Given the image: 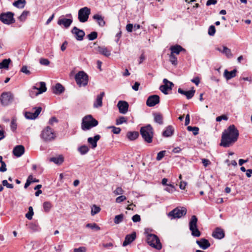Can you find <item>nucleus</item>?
<instances>
[{
	"instance_id": "nucleus-1",
	"label": "nucleus",
	"mask_w": 252,
	"mask_h": 252,
	"mask_svg": "<svg viewBox=\"0 0 252 252\" xmlns=\"http://www.w3.org/2000/svg\"><path fill=\"white\" fill-rule=\"evenodd\" d=\"M239 133L233 125H230L222 132L220 145L224 148L232 146L238 140Z\"/></svg>"
},
{
	"instance_id": "nucleus-2",
	"label": "nucleus",
	"mask_w": 252,
	"mask_h": 252,
	"mask_svg": "<svg viewBox=\"0 0 252 252\" xmlns=\"http://www.w3.org/2000/svg\"><path fill=\"white\" fill-rule=\"evenodd\" d=\"M148 229H145L144 234L146 237V242L152 247L160 250L162 248V245L158 237L155 234L149 233Z\"/></svg>"
},
{
	"instance_id": "nucleus-3",
	"label": "nucleus",
	"mask_w": 252,
	"mask_h": 252,
	"mask_svg": "<svg viewBox=\"0 0 252 252\" xmlns=\"http://www.w3.org/2000/svg\"><path fill=\"white\" fill-rule=\"evenodd\" d=\"M98 123L91 115H88L82 119L81 128L85 131L89 130L93 127L97 126Z\"/></svg>"
},
{
	"instance_id": "nucleus-4",
	"label": "nucleus",
	"mask_w": 252,
	"mask_h": 252,
	"mask_svg": "<svg viewBox=\"0 0 252 252\" xmlns=\"http://www.w3.org/2000/svg\"><path fill=\"white\" fill-rule=\"evenodd\" d=\"M140 133L144 140L148 143H152L153 137V129L151 125L142 127Z\"/></svg>"
},
{
	"instance_id": "nucleus-5",
	"label": "nucleus",
	"mask_w": 252,
	"mask_h": 252,
	"mask_svg": "<svg viewBox=\"0 0 252 252\" xmlns=\"http://www.w3.org/2000/svg\"><path fill=\"white\" fill-rule=\"evenodd\" d=\"M198 219L196 216L193 215L189 221V229L191 232L192 236L198 237L201 235V232L197 228Z\"/></svg>"
},
{
	"instance_id": "nucleus-6",
	"label": "nucleus",
	"mask_w": 252,
	"mask_h": 252,
	"mask_svg": "<svg viewBox=\"0 0 252 252\" xmlns=\"http://www.w3.org/2000/svg\"><path fill=\"white\" fill-rule=\"evenodd\" d=\"M40 137L45 142H49L54 140L56 134L52 128L49 126H46L41 131Z\"/></svg>"
},
{
	"instance_id": "nucleus-7",
	"label": "nucleus",
	"mask_w": 252,
	"mask_h": 252,
	"mask_svg": "<svg viewBox=\"0 0 252 252\" xmlns=\"http://www.w3.org/2000/svg\"><path fill=\"white\" fill-rule=\"evenodd\" d=\"M75 80L79 87L86 86L88 83V76L83 71H80L75 75Z\"/></svg>"
},
{
	"instance_id": "nucleus-8",
	"label": "nucleus",
	"mask_w": 252,
	"mask_h": 252,
	"mask_svg": "<svg viewBox=\"0 0 252 252\" xmlns=\"http://www.w3.org/2000/svg\"><path fill=\"white\" fill-rule=\"evenodd\" d=\"M187 213V209L184 207L179 208L177 207L170 211L168 214V216L171 220L181 218L182 216H185Z\"/></svg>"
},
{
	"instance_id": "nucleus-9",
	"label": "nucleus",
	"mask_w": 252,
	"mask_h": 252,
	"mask_svg": "<svg viewBox=\"0 0 252 252\" xmlns=\"http://www.w3.org/2000/svg\"><path fill=\"white\" fill-rule=\"evenodd\" d=\"M91 14V9L88 7H84L78 11V20L80 22L84 23L88 21Z\"/></svg>"
},
{
	"instance_id": "nucleus-10",
	"label": "nucleus",
	"mask_w": 252,
	"mask_h": 252,
	"mask_svg": "<svg viewBox=\"0 0 252 252\" xmlns=\"http://www.w3.org/2000/svg\"><path fill=\"white\" fill-rule=\"evenodd\" d=\"M40 87L37 88L35 86H33L32 88V90L30 93V95L32 97H34L37 95L42 94L44 92H45L47 90V88L46 87V84L44 82H40L39 83Z\"/></svg>"
},
{
	"instance_id": "nucleus-11",
	"label": "nucleus",
	"mask_w": 252,
	"mask_h": 252,
	"mask_svg": "<svg viewBox=\"0 0 252 252\" xmlns=\"http://www.w3.org/2000/svg\"><path fill=\"white\" fill-rule=\"evenodd\" d=\"M14 99V95L10 92H4L0 97V100L2 105L7 106L12 103Z\"/></svg>"
},
{
	"instance_id": "nucleus-12",
	"label": "nucleus",
	"mask_w": 252,
	"mask_h": 252,
	"mask_svg": "<svg viewBox=\"0 0 252 252\" xmlns=\"http://www.w3.org/2000/svg\"><path fill=\"white\" fill-rule=\"evenodd\" d=\"M13 13L11 12L1 13L0 15V20L4 24L9 25L15 22Z\"/></svg>"
},
{
	"instance_id": "nucleus-13",
	"label": "nucleus",
	"mask_w": 252,
	"mask_h": 252,
	"mask_svg": "<svg viewBox=\"0 0 252 252\" xmlns=\"http://www.w3.org/2000/svg\"><path fill=\"white\" fill-rule=\"evenodd\" d=\"M42 110L41 107H33L31 112H25V117L27 119L33 120L37 118Z\"/></svg>"
},
{
	"instance_id": "nucleus-14",
	"label": "nucleus",
	"mask_w": 252,
	"mask_h": 252,
	"mask_svg": "<svg viewBox=\"0 0 252 252\" xmlns=\"http://www.w3.org/2000/svg\"><path fill=\"white\" fill-rule=\"evenodd\" d=\"M164 85L160 86L159 90L164 94H168L169 90H172V86H173V83L169 81L166 79H164L163 80Z\"/></svg>"
},
{
	"instance_id": "nucleus-15",
	"label": "nucleus",
	"mask_w": 252,
	"mask_h": 252,
	"mask_svg": "<svg viewBox=\"0 0 252 252\" xmlns=\"http://www.w3.org/2000/svg\"><path fill=\"white\" fill-rule=\"evenodd\" d=\"M159 102V97L158 95L150 96L146 101V104L149 107H153Z\"/></svg>"
},
{
	"instance_id": "nucleus-16",
	"label": "nucleus",
	"mask_w": 252,
	"mask_h": 252,
	"mask_svg": "<svg viewBox=\"0 0 252 252\" xmlns=\"http://www.w3.org/2000/svg\"><path fill=\"white\" fill-rule=\"evenodd\" d=\"M129 105L125 101L120 100L117 104V107L119 108V112L121 114H125L128 111Z\"/></svg>"
},
{
	"instance_id": "nucleus-17",
	"label": "nucleus",
	"mask_w": 252,
	"mask_h": 252,
	"mask_svg": "<svg viewBox=\"0 0 252 252\" xmlns=\"http://www.w3.org/2000/svg\"><path fill=\"white\" fill-rule=\"evenodd\" d=\"M71 32L75 35L76 39L79 41L82 40L85 34L83 30H80L76 27L73 28Z\"/></svg>"
},
{
	"instance_id": "nucleus-18",
	"label": "nucleus",
	"mask_w": 252,
	"mask_h": 252,
	"mask_svg": "<svg viewBox=\"0 0 252 252\" xmlns=\"http://www.w3.org/2000/svg\"><path fill=\"white\" fill-rule=\"evenodd\" d=\"M136 233L133 232L131 234L126 235L125 241L123 242V246L126 247L127 245L131 244L136 239Z\"/></svg>"
},
{
	"instance_id": "nucleus-19",
	"label": "nucleus",
	"mask_w": 252,
	"mask_h": 252,
	"mask_svg": "<svg viewBox=\"0 0 252 252\" xmlns=\"http://www.w3.org/2000/svg\"><path fill=\"white\" fill-rule=\"evenodd\" d=\"M196 243L203 250H206L211 246L208 240L205 238H201L199 240H197Z\"/></svg>"
},
{
	"instance_id": "nucleus-20",
	"label": "nucleus",
	"mask_w": 252,
	"mask_h": 252,
	"mask_svg": "<svg viewBox=\"0 0 252 252\" xmlns=\"http://www.w3.org/2000/svg\"><path fill=\"white\" fill-rule=\"evenodd\" d=\"M178 92L183 95H185L187 99H189L193 96L195 91L192 89L191 90L186 91L181 88H179L178 89Z\"/></svg>"
},
{
	"instance_id": "nucleus-21",
	"label": "nucleus",
	"mask_w": 252,
	"mask_h": 252,
	"mask_svg": "<svg viewBox=\"0 0 252 252\" xmlns=\"http://www.w3.org/2000/svg\"><path fill=\"white\" fill-rule=\"evenodd\" d=\"M100 136L98 134L95 135L94 137H89L88 142L91 145L92 149H94L97 146V142L100 139Z\"/></svg>"
},
{
	"instance_id": "nucleus-22",
	"label": "nucleus",
	"mask_w": 252,
	"mask_h": 252,
	"mask_svg": "<svg viewBox=\"0 0 252 252\" xmlns=\"http://www.w3.org/2000/svg\"><path fill=\"white\" fill-rule=\"evenodd\" d=\"M105 95L104 92H101L99 94L97 95L96 98L94 103V108L100 107L102 105V98Z\"/></svg>"
},
{
	"instance_id": "nucleus-23",
	"label": "nucleus",
	"mask_w": 252,
	"mask_h": 252,
	"mask_svg": "<svg viewBox=\"0 0 252 252\" xmlns=\"http://www.w3.org/2000/svg\"><path fill=\"white\" fill-rule=\"evenodd\" d=\"M212 236L215 238L221 239L224 237V232L222 229L218 227L213 231Z\"/></svg>"
},
{
	"instance_id": "nucleus-24",
	"label": "nucleus",
	"mask_w": 252,
	"mask_h": 252,
	"mask_svg": "<svg viewBox=\"0 0 252 252\" xmlns=\"http://www.w3.org/2000/svg\"><path fill=\"white\" fill-rule=\"evenodd\" d=\"M25 152V148L22 145L16 146L13 150V154L17 157H21Z\"/></svg>"
},
{
	"instance_id": "nucleus-25",
	"label": "nucleus",
	"mask_w": 252,
	"mask_h": 252,
	"mask_svg": "<svg viewBox=\"0 0 252 252\" xmlns=\"http://www.w3.org/2000/svg\"><path fill=\"white\" fill-rule=\"evenodd\" d=\"M72 20L71 19L61 18L58 20V24L60 26L63 25L64 28H68L72 23Z\"/></svg>"
},
{
	"instance_id": "nucleus-26",
	"label": "nucleus",
	"mask_w": 252,
	"mask_h": 252,
	"mask_svg": "<svg viewBox=\"0 0 252 252\" xmlns=\"http://www.w3.org/2000/svg\"><path fill=\"white\" fill-rule=\"evenodd\" d=\"M170 50H171V53L174 55H178L182 51H185V49L183 48L181 46L179 45H175L170 47Z\"/></svg>"
},
{
	"instance_id": "nucleus-27",
	"label": "nucleus",
	"mask_w": 252,
	"mask_h": 252,
	"mask_svg": "<svg viewBox=\"0 0 252 252\" xmlns=\"http://www.w3.org/2000/svg\"><path fill=\"white\" fill-rule=\"evenodd\" d=\"M93 18L97 22V24L100 27H103L106 24V23L104 20V17L99 14H96L94 15L93 17Z\"/></svg>"
},
{
	"instance_id": "nucleus-28",
	"label": "nucleus",
	"mask_w": 252,
	"mask_h": 252,
	"mask_svg": "<svg viewBox=\"0 0 252 252\" xmlns=\"http://www.w3.org/2000/svg\"><path fill=\"white\" fill-rule=\"evenodd\" d=\"M237 72V71L236 69H234L231 71H229L227 69H225L224 71L223 75L225 79L227 80H228L235 77Z\"/></svg>"
},
{
	"instance_id": "nucleus-29",
	"label": "nucleus",
	"mask_w": 252,
	"mask_h": 252,
	"mask_svg": "<svg viewBox=\"0 0 252 252\" xmlns=\"http://www.w3.org/2000/svg\"><path fill=\"white\" fill-rule=\"evenodd\" d=\"M64 91V88L60 83H57L53 88V92L56 94H59Z\"/></svg>"
},
{
	"instance_id": "nucleus-30",
	"label": "nucleus",
	"mask_w": 252,
	"mask_h": 252,
	"mask_svg": "<svg viewBox=\"0 0 252 252\" xmlns=\"http://www.w3.org/2000/svg\"><path fill=\"white\" fill-rule=\"evenodd\" d=\"M217 50L220 52L224 54L228 58H230L232 57V54L230 49L226 46H223L222 50H221L220 48H217Z\"/></svg>"
},
{
	"instance_id": "nucleus-31",
	"label": "nucleus",
	"mask_w": 252,
	"mask_h": 252,
	"mask_svg": "<svg viewBox=\"0 0 252 252\" xmlns=\"http://www.w3.org/2000/svg\"><path fill=\"white\" fill-rule=\"evenodd\" d=\"M174 129L171 126L166 127L165 130L163 131L162 135L164 137H169L173 135Z\"/></svg>"
},
{
	"instance_id": "nucleus-32",
	"label": "nucleus",
	"mask_w": 252,
	"mask_h": 252,
	"mask_svg": "<svg viewBox=\"0 0 252 252\" xmlns=\"http://www.w3.org/2000/svg\"><path fill=\"white\" fill-rule=\"evenodd\" d=\"M97 51L106 57H109L111 55V51L105 47H98Z\"/></svg>"
},
{
	"instance_id": "nucleus-33",
	"label": "nucleus",
	"mask_w": 252,
	"mask_h": 252,
	"mask_svg": "<svg viewBox=\"0 0 252 252\" xmlns=\"http://www.w3.org/2000/svg\"><path fill=\"white\" fill-rule=\"evenodd\" d=\"M154 121L156 123L159 125L163 124V116L159 113H155L153 114Z\"/></svg>"
},
{
	"instance_id": "nucleus-34",
	"label": "nucleus",
	"mask_w": 252,
	"mask_h": 252,
	"mask_svg": "<svg viewBox=\"0 0 252 252\" xmlns=\"http://www.w3.org/2000/svg\"><path fill=\"white\" fill-rule=\"evenodd\" d=\"M10 62L11 60L10 59L3 60L0 63V69H7Z\"/></svg>"
},
{
	"instance_id": "nucleus-35",
	"label": "nucleus",
	"mask_w": 252,
	"mask_h": 252,
	"mask_svg": "<svg viewBox=\"0 0 252 252\" xmlns=\"http://www.w3.org/2000/svg\"><path fill=\"white\" fill-rule=\"evenodd\" d=\"M139 136V133L136 131L128 132L126 134L127 137L130 140L136 139Z\"/></svg>"
},
{
	"instance_id": "nucleus-36",
	"label": "nucleus",
	"mask_w": 252,
	"mask_h": 252,
	"mask_svg": "<svg viewBox=\"0 0 252 252\" xmlns=\"http://www.w3.org/2000/svg\"><path fill=\"white\" fill-rule=\"evenodd\" d=\"M50 161L57 164H61L63 161V158L62 156L59 157H53L50 159Z\"/></svg>"
},
{
	"instance_id": "nucleus-37",
	"label": "nucleus",
	"mask_w": 252,
	"mask_h": 252,
	"mask_svg": "<svg viewBox=\"0 0 252 252\" xmlns=\"http://www.w3.org/2000/svg\"><path fill=\"white\" fill-rule=\"evenodd\" d=\"M25 0H18L17 1H14L13 4L14 6L16 7L22 8L25 6Z\"/></svg>"
},
{
	"instance_id": "nucleus-38",
	"label": "nucleus",
	"mask_w": 252,
	"mask_h": 252,
	"mask_svg": "<svg viewBox=\"0 0 252 252\" xmlns=\"http://www.w3.org/2000/svg\"><path fill=\"white\" fill-rule=\"evenodd\" d=\"M78 150L81 155H85L88 152L89 148L86 145H82L78 148Z\"/></svg>"
},
{
	"instance_id": "nucleus-39",
	"label": "nucleus",
	"mask_w": 252,
	"mask_h": 252,
	"mask_svg": "<svg viewBox=\"0 0 252 252\" xmlns=\"http://www.w3.org/2000/svg\"><path fill=\"white\" fill-rule=\"evenodd\" d=\"M86 227L96 231L100 229V227L95 223H88L86 224Z\"/></svg>"
},
{
	"instance_id": "nucleus-40",
	"label": "nucleus",
	"mask_w": 252,
	"mask_h": 252,
	"mask_svg": "<svg viewBox=\"0 0 252 252\" xmlns=\"http://www.w3.org/2000/svg\"><path fill=\"white\" fill-rule=\"evenodd\" d=\"M187 129L189 131H192L193 134L194 135H196L198 134L199 128L198 127L188 126L187 127Z\"/></svg>"
},
{
	"instance_id": "nucleus-41",
	"label": "nucleus",
	"mask_w": 252,
	"mask_h": 252,
	"mask_svg": "<svg viewBox=\"0 0 252 252\" xmlns=\"http://www.w3.org/2000/svg\"><path fill=\"white\" fill-rule=\"evenodd\" d=\"M169 61L171 62V63L174 65H177L178 64L177 58L173 54H170L169 55Z\"/></svg>"
},
{
	"instance_id": "nucleus-42",
	"label": "nucleus",
	"mask_w": 252,
	"mask_h": 252,
	"mask_svg": "<svg viewBox=\"0 0 252 252\" xmlns=\"http://www.w3.org/2000/svg\"><path fill=\"white\" fill-rule=\"evenodd\" d=\"M127 119L126 118L121 116L119 118L117 119L116 121V124L117 125H120L123 123H126Z\"/></svg>"
},
{
	"instance_id": "nucleus-43",
	"label": "nucleus",
	"mask_w": 252,
	"mask_h": 252,
	"mask_svg": "<svg viewBox=\"0 0 252 252\" xmlns=\"http://www.w3.org/2000/svg\"><path fill=\"white\" fill-rule=\"evenodd\" d=\"M124 219V215L121 214L119 215H117L114 218V222L116 224H119Z\"/></svg>"
},
{
	"instance_id": "nucleus-44",
	"label": "nucleus",
	"mask_w": 252,
	"mask_h": 252,
	"mask_svg": "<svg viewBox=\"0 0 252 252\" xmlns=\"http://www.w3.org/2000/svg\"><path fill=\"white\" fill-rule=\"evenodd\" d=\"M33 209L32 206L29 207V212L26 214V217L29 220H31L33 215Z\"/></svg>"
},
{
	"instance_id": "nucleus-45",
	"label": "nucleus",
	"mask_w": 252,
	"mask_h": 252,
	"mask_svg": "<svg viewBox=\"0 0 252 252\" xmlns=\"http://www.w3.org/2000/svg\"><path fill=\"white\" fill-rule=\"evenodd\" d=\"M100 211V208L99 207H98L95 205H94L93 208H92L91 215L92 216H94V215L98 213Z\"/></svg>"
},
{
	"instance_id": "nucleus-46",
	"label": "nucleus",
	"mask_w": 252,
	"mask_h": 252,
	"mask_svg": "<svg viewBox=\"0 0 252 252\" xmlns=\"http://www.w3.org/2000/svg\"><path fill=\"white\" fill-rule=\"evenodd\" d=\"M43 207L45 212H48L50 211L52 207V204L50 202H45L43 203Z\"/></svg>"
},
{
	"instance_id": "nucleus-47",
	"label": "nucleus",
	"mask_w": 252,
	"mask_h": 252,
	"mask_svg": "<svg viewBox=\"0 0 252 252\" xmlns=\"http://www.w3.org/2000/svg\"><path fill=\"white\" fill-rule=\"evenodd\" d=\"M10 127L12 131H14L17 128L16 119L15 117L12 118L10 124Z\"/></svg>"
},
{
	"instance_id": "nucleus-48",
	"label": "nucleus",
	"mask_w": 252,
	"mask_h": 252,
	"mask_svg": "<svg viewBox=\"0 0 252 252\" xmlns=\"http://www.w3.org/2000/svg\"><path fill=\"white\" fill-rule=\"evenodd\" d=\"M108 129H112V131L114 134H119L121 131V129L120 127H117L114 126H110L107 127Z\"/></svg>"
},
{
	"instance_id": "nucleus-49",
	"label": "nucleus",
	"mask_w": 252,
	"mask_h": 252,
	"mask_svg": "<svg viewBox=\"0 0 252 252\" xmlns=\"http://www.w3.org/2000/svg\"><path fill=\"white\" fill-rule=\"evenodd\" d=\"M87 37L90 40H93L97 38V33L96 32H93L89 34Z\"/></svg>"
},
{
	"instance_id": "nucleus-50",
	"label": "nucleus",
	"mask_w": 252,
	"mask_h": 252,
	"mask_svg": "<svg viewBox=\"0 0 252 252\" xmlns=\"http://www.w3.org/2000/svg\"><path fill=\"white\" fill-rule=\"evenodd\" d=\"M165 153H166L165 151H161L159 152L157 155L156 159L158 161L160 160L164 157Z\"/></svg>"
},
{
	"instance_id": "nucleus-51",
	"label": "nucleus",
	"mask_w": 252,
	"mask_h": 252,
	"mask_svg": "<svg viewBox=\"0 0 252 252\" xmlns=\"http://www.w3.org/2000/svg\"><path fill=\"white\" fill-rule=\"evenodd\" d=\"M216 32V29L214 26L211 25L208 29V34L211 36H213Z\"/></svg>"
},
{
	"instance_id": "nucleus-52",
	"label": "nucleus",
	"mask_w": 252,
	"mask_h": 252,
	"mask_svg": "<svg viewBox=\"0 0 252 252\" xmlns=\"http://www.w3.org/2000/svg\"><path fill=\"white\" fill-rule=\"evenodd\" d=\"M29 227L30 229L32 230L33 231H37L38 229V226L35 223H31L29 224Z\"/></svg>"
},
{
	"instance_id": "nucleus-53",
	"label": "nucleus",
	"mask_w": 252,
	"mask_h": 252,
	"mask_svg": "<svg viewBox=\"0 0 252 252\" xmlns=\"http://www.w3.org/2000/svg\"><path fill=\"white\" fill-rule=\"evenodd\" d=\"M29 14V11H24L19 17V19L21 21H24Z\"/></svg>"
},
{
	"instance_id": "nucleus-54",
	"label": "nucleus",
	"mask_w": 252,
	"mask_h": 252,
	"mask_svg": "<svg viewBox=\"0 0 252 252\" xmlns=\"http://www.w3.org/2000/svg\"><path fill=\"white\" fill-rule=\"evenodd\" d=\"M114 193L116 195H121L124 193V190L121 187H118L114 191Z\"/></svg>"
},
{
	"instance_id": "nucleus-55",
	"label": "nucleus",
	"mask_w": 252,
	"mask_h": 252,
	"mask_svg": "<svg viewBox=\"0 0 252 252\" xmlns=\"http://www.w3.org/2000/svg\"><path fill=\"white\" fill-rule=\"evenodd\" d=\"M32 176L31 175L28 177L26 183L25 184L24 188L25 189L27 188L32 183Z\"/></svg>"
},
{
	"instance_id": "nucleus-56",
	"label": "nucleus",
	"mask_w": 252,
	"mask_h": 252,
	"mask_svg": "<svg viewBox=\"0 0 252 252\" xmlns=\"http://www.w3.org/2000/svg\"><path fill=\"white\" fill-rule=\"evenodd\" d=\"M126 198L124 195L120 196L116 198V202L118 203H121L122 202L126 200Z\"/></svg>"
},
{
	"instance_id": "nucleus-57",
	"label": "nucleus",
	"mask_w": 252,
	"mask_h": 252,
	"mask_svg": "<svg viewBox=\"0 0 252 252\" xmlns=\"http://www.w3.org/2000/svg\"><path fill=\"white\" fill-rule=\"evenodd\" d=\"M21 71L27 75H30L31 73V71L28 69L27 66L26 65L22 66L21 69Z\"/></svg>"
},
{
	"instance_id": "nucleus-58",
	"label": "nucleus",
	"mask_w": 252,
	"mask_h": 252,
	"mask_svg": "<svg viewBox=\"0 0 252 252\" xmlns=\"http://www.w3.org/2000/svg\"><path fill=\"white\" fill-rule=\"evenodd\" d=\"M2 186H6L7 188L12 189L13 188V185L11 184L8 183L7 180H4L2 182Z\"/></svg>"
},
{
	"instance_id": "nucleus-59",
	"label": "nucleus",
	"mask_w": 252,
	"mask_h": 252,
	"mask_svg": "<svg viewBox=\"0 0 252 252\" xmlns=\"http://www.w3.org/2000/svg\"><path fill=\"white\" fill-rule=\"evenodd\" d=\"M167 191L169 192H173L174 191V187L173 185L170 184L168 185L167 187L165 189Z\"/></svg>"
},
{
	"instance_id": "nucleus-60",
	"label": "nucleus",
	"mask_w": 252,
	"mask_h": 252,
	"mask_svg": "<svg viewBox=\"0 0 252 252\" xmlns=\"http://www.w3.org/2000/svg\"><path fill=\"white\" fill-rule=\"evenodd\" d=\"M132 220L134 222H139L141 220L140 216L139 215L136 214L132 217Z\"/></svg>"
},
{
	"instance_id": "nucleus-61",
	"label": "nucleus",
	"mask_w": 252,
	"mask_h": 252,
	"mask_svg": "<svg viewBox=\"0 0 252 252\" xmlns=\"http://www.w3.org/2000/svg\"><path fill=\"white\" fill-rule=\"evenodd\" d=\"M40 63L43 65H48L49 64L50 62L48 59L41 58L40 60Z\"/></svg>"
},
{
	"instance_id": "nucleus-62",
	"label": "nucleus",
	"mask_w": 252,
	"mask_h": 252,
	"mask_svg": "<svg viewBox=\"0 0 252 252\" xmlns=\"http://www.w3.org/2000/svg\"><path fill=\"white\" fill-rule=\"evenodd\" d=\"M222 120L227 121L228 120V117L225 115H222L217 117L216 118L217 122H220Z\"/></svg>"
},
{
	"instance_id": "nucleus-63",
	"label": "nucleus",
	"mask_w": 252,
	"mask_h": 252,
	"mask_svg": "<svg viewBox=\"0 0 252 252\" xmlns=\"http://www.w3.org/2000/svg\"><path fill=\"white\" fill-rule=\"evenodd\" d=\"M86 249L84 247H80L74 249L73 252H86Z\"/></svg>"
},
{
	"instance_id": "nucleus-64",
	"label": "nucleus",
	"mask_w": 252,
	"mask_h": 252,
	"mask_svg": "<svg viewBox=\"0 0 252 252\" xmlns=\"http://www.w3.org/2000/svg\"><path fill=\"white\" fill-rule=\"evenodd\" d=\"M202 162L205 167H207L211 164V162L209 160L206 158L202 159Z\"/></svg>"
}]
</instances>
